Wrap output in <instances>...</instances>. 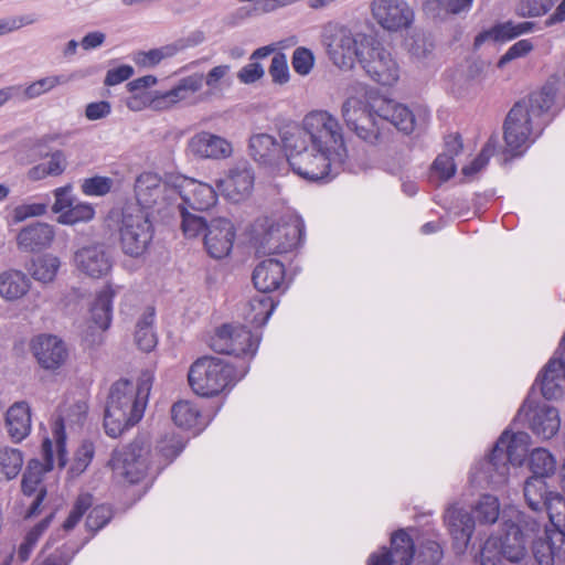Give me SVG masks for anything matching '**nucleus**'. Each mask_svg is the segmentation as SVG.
I'll use <instances>...</instances> for the list:
<instances>
[{
  "label": "nucleus",
  "mask_w": 565,
  "mask_h": 565,
  "mask_svg": "<svg viewBox=\"0 0 565 565\" xmlns=\"http://www.w3.org/2000/svg\"><path fill=\"white\" fill-rule=\"evenodd\" d=\"M284 145L292 171L311 182L333 179L348 158L342 127L327 110L306 115L302 128L285 136Z\"/></svg>",
  "instance_id": "obj_1"
},
{
  "label": "nucleus",
  "mask_w": 565,
  "mask_h": 565,
  "mask_svg": "<svg viewBox=\"0 0 565 565\" xmlns=\"http://www.w3.org/2000/svg\"><path fill=\"white\" fill-rule=\"evenodd\" d=\"M557 81H547L540 90L516 103L504 121L507 152L521 156L527 142L534 141L554 117L551 114L557 93Z\"/></svg>",
  "instance_id": "obj_2"
},
{
  "label": "nucleus",
  "mask_w": 565,
  "mask_h": 565,
  "mask_svg": "<svg viewBox=\"0 0 565 565\" xmlns=\"http://www.w3.org/2000/svg\"><path fill=\"white\" fill-rule=\"evenodd\" d=\"M152 380L151 372L145 371L136 384L122 379L111 385L104 416V427L108 436L118 437L142 418Z\"/></svg>",
  "instance_id": "obj_3"
},
{
  "label": "nucleus",
  "mask_w": 565,
  "mask_h": 565,
  "mask_svg": "<svg viewBox=\"0 0 565 565\" xmlns=\"http://www.w3.org/2000/svg\"><path fill=\"white\" fill-rule=\"evenodd\" d=\"M117 231L119 247L124 255L138 259L148 253L154 235L149 212L136 205H126Z\"/></svg>",
  "instance_id": "obj_4"
},
{
  "label": "nucleus",
  "mask_w": 565,
  "mask_h": 565,
  "mask_svg": "<svg viewBox=\"0 0 565 565\" xmlns=\"http://www.w3.org/2000/svg\"><path fill=\"white\" fill-rule=\"evenodd\" d=\"M502 523V533L498 540L501 556L511 563H520L527 555V537L536 533L541 524L531 515L516 509L509 510Z\"/></svg>",
  "instance_id": "obj_5"
},
{
  "label": "nucleus",
  "mask_w": 565,
  "mask_h": 565,
  "mask_svg": "<svg viewBox=\"0 0 565 565\" xmlns=\"http://www.w3.org/2000/svg\"><path fill=\"white\" fill-rule=\"evenodd\" d=\"M188 381L196 395L215 396L235 381L234 367L223 359L202 356L191 365Z\"/></svg>",
  "instance_id": "obj_6"
},
{
  "label": "nucleus",
  "mask_w": 565,
  "mask_h": 565,
  "mask_svg": "<svg viewBox=\"0 0 565 565\" xmlns=\"http://www.w3.org/2000/svg\"><path fill=\"white\" fill-rule=\"evenodd\" d=\"M372 36L354 32L343 24L329 25L323 33V44L332 63L342 70H351L360 53L364 52Z\"/></svg>",
  "instance_id": "obj_7"
},
{
  "label": "nucleus",
  "mask_w": 565,
  "mask_h": 565,
  "mask_svg": "<svg viewBox=\"0 0 565 565\" xmlns=\"http://www.w3.org/2000/svg\"><path fill=\"white\" fill-rule=\"evenodd\" d=\"M230 72L231 66L224 64L213 67L205 77L201 73H194L183 77L170 90L156 95L152 98V104L158 108H168L181 100H185L201 89L203 79L209 88L204 94V99H206L222 90V84Z\"/></svg>",
  "instance_id": "obj_8"
},
{
  "label": "nucleus",
  "mask_w": 565,
  "mask_h": 565,
  "mask_svg": "<svg viewBox=\"0 0 565 565\" xmlns=\"http://www.w3.org/2000/svg\"><path fill=\"white\" fill-rule=\"evenodd\" d=\"M135 204L145 212L163 214L174 201L173 177L162 181L152 172L141 173L135 183Z\"/></svg>",
  "instance_id": "obj_9"
},
{
  "label": "nucleus",
  "mask_w": 565,
  "mask_h": 565,
  "mask_svg": "<svg viewBox=\"0 0 565 565\" xmlns=\"http://www.w3.org/2000/svg\"><path fill=\"white\" fill-rule=\"evenodd\" d=\"M303 234L305 224L299 218L273 223L263 233L258 250L267 255L291 253L300 246Z\"/></svg>",
  "instance_id": "obj_10"
},
{
  "label": "nucleus",
  "mask_w": 565,
  "mask_h": 565,
  "mask_svg": "<svg viewBox=\"0 0 565 565\" xmlns=\"http://www.w3.org/2000/svg\"><path fill=\"white\" fill-rule=\"evenodd\" d=\"M365 73L383 86H392L399 79V66L391 51L380 41L371 38L364 52L360 53V62Z\"/></svg>",
  "instance_id": "obj_11"
},
{
  "label": "nucleus",
  "mask_w": 565,
  "mask_h": 565,
  "mask_svg": "<svg viewBox=\"0 0 565 565\" xmlns=\"http://www.w3.org/2000/svg\"><path fill=\"white\" fill-rule=\"evenodd\" d=\"M149 445L143 438H136L128 446L115 450L109 461L113 470L129 483L139 482L149 467Z\"/></svg>",
  "instance_id": "obj_12"
},
{
  "label": "nucleus",
  "mask_w": 565,
  "mask_h": 565,
  "mask_svg": "<svg viewBox=\"0 0 565 565\" xmlns=\"http://www.w3.org/2000/svg\"><path fill=\"white\" fill-rule=\"evenodd\" d=\"M259 338L239 324L226 323L217 328L211 339V348L221 354L245 355L253 358L257 351Z\"/></svg>",
  "instance_id": "obj_13"
},
{
  "label": "nucleus",
  "mask_w": 565,
  "mask_h": 565,
  "mask_svg": "<svg viewBox=\"0 0 565 565\" xmlns=\"http://www.w3.org/2000/svg\"><path fill=\"white\" fill-rule=\"evenodd\" d=\"M369 10L374 22L388 33L405 31L415 20L414 10L406 0H371Z\"/></svg>",
  "instance_id": "obj_14"
},
{
  "label": "nucleus",
  "mask_w": 565,
  "mask_h": 565,
  "mask_svg": "<svg viewBox=\"0 0 565 565\" xmlns=\"http://www.w3.org/2000/svg\"><path fill=\"white\" fill-rule=\"evenodd\" d=\"M515 420H525L531 431L543 440L554 437L561 427L557 408L531 398L523 402Z\"/></svg>",
  "instance_id": "obj_15"
},
{
  "label": "nucleus",
  "mask_w": 565,
  "mask_h": 565,
  "mask_svg": "<svg viewBox=\"0 0 565 565\" xmlns=\"http://www.w3.org/2000/svg\"><path fill=\"white\" fill-rule=\"evenodd\" d=\"M73 263L83 275L93 279H100L113 269V249L102 242L90 243L79 247L74 253Z\"/></svg>",
  "instance_id": "obj_16"
},
{
  "label": "nucleus",
  "mask_w": 565,
  "mask_h": 565,
  "mask_svg": "<svg viewBox=\"0 0 565 565\" xmlns=\"http://www.w3.org/2000/svg\"><path fill=\"white\" fill-rule=\"evenodd\" d=\"M174 198L182 200L178 205L186 209L203 212L210 210L217 202V194L213 186L194 179L175 175L173 177Z\"/></svg>",
  "instance_id": "obj_17"
},
{
  "label": "nucleus",
  "mask_w": 565,
  "mask_h": 565,
  "mask_svg": "<svg viewBox=\"0 0 565 565\" xmlns=\"http://www.w3.org/2000/svg\"><path fill=\"white\" fill-rule=\"evenodd\" d=\"M58 134H47L39 138L34 145L33 149L36 150V154L39 158L49 157L46 162H41L32 168H30L26 172V178L32 181H41L49 177H60L62 175L67 167L68 160L65 151L61 149H56L51 153L43 152L42 149L45 148L49 143L55 142L58 140Z\"/></svg>",
  "instance_id": "obj_18"
},
{
  "label": "nucleus",
  "mask_w": 565,
  "mask_h": 565,
  "mask_svg": "<svg viewBox=\"0 0 565 565\" xmlns=\"http://www.w3.org/2000/svg\"><path fill=\"white\" fill-rule=\"evenodd\" d=\"M507 458L500 455V447H493L488 458L478 462L471 473V483L478 487H499L507 482L510 466L504 461Z\"/></svg>",
  "instance_id": "obj_19"
},
{
  "label": "nucleus",
  "mask_w": 565,
  "mask_h": 565,
  "mask_svg": "<svg viewBox=\"0 0 565 565\" xmlns=\"http://www.w3.org/2000/svg\"><path fill=\"white\" fill-rule=\"evenodd\" d=\"M391 551L382 550L369 557L367 565H411L415 545L412 537L404 531H396L391 539Z\"/></svg>",
  "instance_id": "obj_20"
},
{
  "label": "nucleus",
  "mask_w": 565,
  "mask_h": 565,
  "mask_svg": "<svg viewBox=\"0 0 565 565\" xmlns=\"http://www.w3.org/2000/svg\"><path fill=\"white\" fill-rule=\"evenodd\" d=\"M235 238V227L232 222L224 217H217L209 223L207 232L204 235V245L209 255L220 259L227 256Z\"/></svg>",
  "instance_id": "obj_21"
},
{
  "label": "nucleus",
  "mask_w": 565,
  "mask_h": 565,
  "mask_svg": "<svg viewBox=\"0 0 565 565\" xmlns=\"http://www.w3.org/2000/svg\"><path fill=\"white\" fill-rule=\"evenodd\" d=\"M38 363L45 370H57L67 359L65 343L52 334L38 335L31 343Z\"/></svg>",
  "instance_id": "obj_22"
},
{
  "label": "nucleus",
  "mask_w": 565,
  "mask_h": 565,
  "mask_svg": "<svg viewBox=\"0 0 565 565\" xmlns=\"http://www.w3.org/2000/svg\"><path fill=\"white\" fill-rule=\"evenodd\" d=\"M533 555L540 565H554L555 561L565 562V531L553 526L545 536L533 542Z\"/></svg>",
  "instance_id": "obj_23"
},
{
  "label": "nucleus",
  "mask_w": 565,
  "mask_h": 565,
  "mask_svg": "<svg viewBox=\"0 0 565 565\" xmlns=\"http://www.w3.org/2000/svg\"><path fill=\"white\" fill-rule=\"evenodd\" d=\"M192 154L202 159H226L233 153L232 143L217 135L201 131L189 140Z\"/></svg>",
  "instance_id": "obj_24"
},
{
  "label": "nucleus",
  "mask_w": 565,
  "mask_h": 565,
  "mask_svg": "<svg viewBox=\"0 0 565 565\" xmlns=\"http://www.w3.org/2000/svg\"><path fill=\"white\" fill-rule=\"evenodd\" d=\"M203 39L204 36L202 32H195L189 38L179 39L172 43L152 49L148 52H138L136 53L134 61L140 66L152 67L159 64L162 60L173 57L179 52L200 44Z\"/></svg>",
  "instance_id": "obj_25"
},
{
  "label": "nucleus",
  "mask_w": 565,
  "mask_h": 565,
  "mask_svg": "<svg viewBox=\"0 0 565 565\" xmlns=\"http://www.w3.org/2000/svg\"><path fill=\"white\" fill-rule=\"evenodd\" d=\"M445 522L454 540V547L457 553H462L472 536L475 520L472 515L460 508L451 507L446 511Z\"/></svg>",
  "instance_id": "obj_26"
},
{
  "label": "nucleus",
  "mask_w": 565,
  "mask_h": 565,
  "mask_svg": "<svg viewBox=\"0 0 565 565\" xmlns=\"http://www.w3.org/2000/svg\"><path fill=\"white\" fill-rule=\"evenodd\" d=\"M230 200L239 202L246 199L254 186V172L247 163H239L228 171L227 177L218 182Z\"/></svg>",
  "instance_id": "obj_27"
},
{
  "label": "nucleus",
  "mask_w": 565,
  "mask_h": 565,
  "mask_svg": "<svg viewBox=\"0 0 565 565\" xmlns=\"http://www.w3.org/2000/svg\"><path fill=\"white\" fill-rule=\"evenodd\" d=\"M55 237L54 227L47 223L34 222L20 230L17 244L24 252H41L51 246Z\"/></svg>",
  "instance_id": "obj_28"
},
{
  "label": "nucleus",
  "mask_w": 565,
  "mask_h": 565,
  "mask_svg": "<svg viewBox=\"0 0 565 565\" xmlns=\"http://www.w3.org/2000/svg\"><path fill=\"white\" fill-rule=\"evenodd\" d=\"M6 428L10 439L18 444L24 440L31 433V408L28 402L13 403L6 413Z\"/></svg>",
  "instance_id": "obj_29"
},
{
  "label": "nucleus",
  "mask_w": 565,
  "mask_h": 565,
  "mask_svg": "<svg viewBox=\"0 0 565 565\" xmlns=\"http://www.w3.org/2000/svg\"><path fill=\"white\" fill-rule=\"evenodd\" d=\"M374 111L383 122L387 121L405 134H411L415 128L412 110L394 100L380 98Z\"/></svg>",
  "instance_id": "obj_30"
},
{
  "label": "nucleus",
  "mask_w": 565,
  "mask_h": 565,
  "mask_svg": "<svg viewBox=\"0 0 565 565\" xmlns=\"http://www.w3.org/2000/svg\"><path fill=\"white\" fill-rule=\"evenodd\" d=\"M524 498L531 510L541 512L545 510L547 512L550 521L552 520L551 503L552 499L556 497H563L558 492L547 491V484L544 478L530 477L524 482Z\"/></svg>",
  "instance_id": "obj_31"
},
{
  "label": "nucleus",
  "mask_w": 565,
  "mask_h": 565,
  "mask_svg": "<svg viewBox=\"0 0 565 565\" xmlns=\"http://www.w3.org/2000/svg\"><path fill=\"white\" fill-rule=\"evenodd\" d=\"M285 278V266L277 259L259 263L253 271V281L257 290L267 295L278 289Z\"/></svg>",
  "instance_id": "obj_32"
},
{
  "label": "nucleus",
  "mask_w": 565,
  "mask_h": 565,
  "mask_svg": "<svg viewBox=\"0 0 565 565\" xmlns=\"http://www.w3.org/2000/svg\"><path fill=\"white\" fill-rule=\"evenodd\" d=\"M530 435L525 431H518L512 435L509 431H504L494 447H500V455H503L507 459L504 460L509 466H519L523 462L530 443Z\"/></svg>",
  "instance_id": "obj_33"
},
{
  "label": "nucleus",
  "mask_w": 565,
  "mask_h": 565,
  "mask_svg": "<svg viewBox=\"0 0 565 565\" xmlns=\"http://www.w3.org/2000/svg\"><path fill=\"white\" fill-rule=\"evenodd\" d=\"M31 288V280L26 274L18 269H8L0 273V297L7 301L23 298Z\"/></svg>",
  "instance_id": "obj_34"
},
{
  "label": "nucleus",
  "mask_w": 565,
  "mask_h": 565,
  "mask_svg": "<svg viewBox=\"0 0 565 565\" xmlns=\"http://www.w3.org/2000/svg\"><path fill=\"white\" fill-rule=\"evenodd\" d=\"M533 22H520L514 23L508 21L504 23L497 24L489 30L480 32L476 38L473 45L476 49L480 47L486 41H507L512 40L519 35L529 33L533 30Z\"/></svg>",
  "instance_id": "obj_35"
},
{
  "label": "nucleus",
  "mask_w": 565,
  "mask_h": 565,
  "mask_svg": "<svg viewBox=\"0 0 565 565\" xmlns=\"http://www.w3.org/2000/svg\"><path fill=\"white\" fill-rule=\"evenodd\" d=\"M537 381L541 384L542 395L546 399L558 398L565 390V372L556 364V359H551L545 365Z\"/></svg>",
  "instance_id": "obj_36"
},
{
  "label": "nucleus",
  "mask_w": 565,
  "mask_h": 565,
  "mask_svg": "<svg viewBox=\"0 0 565 565\" xmlns=\"http://www.w3.org/2000/svg\"><path fill=\"white\" fill-rule=\"evenodd\" d=\"M249 153L260 164H273L280 153V145L268 134H257L249 139Z\"/></svg>",
  "instance_id": "obj_37"
},
{
  "label": "nucleus",
  "mask_w": 565,
  "mask_h": 565,
  "mask_svg": "<svg viewBox=\"0 0 565 565\" xmlns=\"http://www.w3.org/2000/svg\"><path fill=\"white\" fill-rule=\"evenodd\" d=\"M276 303L274 299L265 294L253 297L244 309V319L254 327L264 326L271 316Z\"/></svg>",
  "instance_id": "obj_38"
},
{
  "label": "nucleus",
  "mask_w": 565,
  "mask_h": 565,
  "mask_svg": "<svg viewBox=\"0 0 565 565\" xmlns=\"http://www.w3.org/2000/svg\"><path fill=\"white\" fill-rule=\"evenodd\" d=\"M114 296L115 290L110 286L104 287L90 308V319L100 330H106L110 326Z\"/></svg>",
  "instance_id": "obj_39"
},
{
  "label": "nucleus",
  "mask_w": 565,
  "mask_h": 565,
  "mask_svg": "<svg viewBox=\"0 0 565 565\" xmlns=\"http://www.w3.org/2000/svg\"><path fill=\"white\" fill-rule=\"evenodd\" d=\"M475 0H427L424 10L433 18L444 19L446 15L467 14Z\"/></svg>",
  "instance_id": "obj_40"
},
{
  "label": "nucleus",
  "mask_w": 565,
  "mask_h": 565,
  "mask_svg": "<svg viewBox=\"0 0 565 565\" xmlns=\"http://www.w3.org/2000/svg\"><path fill=\"white\" fill-rule=\"evenodd\" d=\"M382 124L383 120L377 117L375 111L371 110L366 116L362 117L356 125H353L350 130L361 140L375 146L382 138Z\"/></svg>",
  "instance_id": "obj_41"
},
{
  "label": "nucleus",
  "mask_w": 565,
  "mask_h": 565,
  "mask_svg": "<svg viewBox=\"0 0 565 565\" xmlns=\"http://www.w3.org/2000/svg\"><path fill=\"white\" fill-rule=\"evenodd\" d=\"M154 309L148 308L136 326L135 341L138 348L150 352L157 345V335L153 331Z\"/></svg>",
  "instance_id": "obj_42"
},
{
  "label": "nucleus",
  "mask_w": 565,
  "mask_h": 565,
  "mask_svg": "<svg viewBox=\"0 0 565 565\" xmlns=\"http://www.w3.org/2000/svg\"><path fill=\"white\" fill-rule=\"evenodd\" d=\"M379 105V99H375L372 104L363 100L360 97L351 96L348 97L341 107L342 118L350 129L353 125L364 116H366L371 110L374 111V107Z\"/></svg>",
  "instance_id": "obj_43"
},
{
  "label": "nucleus",
  "mask_w": 565,
  "mask_h": 565,
  "mask_svg": "<svg viewBox=\"0 0 565 565\" xmlns=\"http://www.w3.org/2000/svg\"><path fill=\"white\" fill-rule=\"evenodd\" d=\"M472 518L475 523L493 524L498 521L500 515V503L497 497L491 494H483L477 501L472 509Z\"/></svg>",
  "instance_id": "obj_44"
},
{
  "label": "nucleus",
  "mask_w": 565,
  "mask_h": 565,
  "mask_svg": "<svg viewBox=\"0 0 565 565\" xmlns=\"http://www.w3.org/2000/svg\"><path fill=\"white\" fill-rule=\"evenodd\" d=\"M171 415L174 424L184 429L196 427L201 416L199 408L189 401L174 403Z\"/></svg>",
  "instance_id": "obj_45"
},
{
  "label": "nucleus",
  "mask_w": 565,
  "mask_h": 565,
  "mask_svg": "<svg viewBox=\"0 0 565 565\" xmlns=\"http://www.w3.org/2000/svg\"><path fill=\"white\" fill-rule=\"evenodd\" d=\"M529 466L534 477L546 478L555 472L556 460L545 448H535L530 454Z\"/></svg>",
  "instance_id": "obj_46"
},
{
  "label": "nucleus",
  "mask_w": 565,
  "mask_h": 565,
  "mask_svg": "<svg viewBox=\"0 0 565 565\" xmlns=\"http://www.w3.org/2000/svg\"><path fill=\"white\" fill-rule=\"evenodd\" d=\"M70 81L71 76L64 74L49 75L28 85L23 90V95L25 99H34L50 93L60 85L67 84Z\"/></svg>",
  "instance_id": "obj_47"
},
{
  "label": "nucleus",
  "mask_w": 565,
  "mask_h": 565,
  "mask_svg": "<svg viewBox=\"0 0 565 565\" xmlns=\"http://www.w3.org/2000/svg\"><path fill=\"white\" fill-rule=\"evenodd\" d=\"M23 466V456L19 449L11 447L0 448V475L7 480L14 479Z\"/></svg>",
  "instance_id": "obj_48"
},
{
  "label": "nucleus",
  "mask_w": 565,
  "mask_h": 565,
  "mask_svg": "<svg viewBox=\"0 0 565 565\" xmlns=\"http://www.w3.org/2000/svg\"><path fill=\"white\" fill-rule=\"evenodd\" d=\"M61 266L60 259L51 254L43 255L33 262L31 275L35 280L51 282Z\"/></svg>",
  "instance_id": "obj_49"
},
{
  "label": "nucleus",
  "mask_w": 565,
  "mask_h": 565,
  "mask_svg": "<svg viewBox=\"0 0 565 565\" xmlns=\"http://www.w3.org/2000/svg\"><path fill=\"white\" fill-rule=\"evenodd\" d=\"M181 215V228L183 234L189 238L198 237L200 234L207 232L209 223L206 220L195 213H191L185 206H177Z\"/></svg>",
  "instance_id": "obj_50"
},
{
  "label": "nucleus",
  "mask_w": 565,
  "mask_h": 565,
  "mask_svg": "<svg viewBox=\"0 0 565 565\" xmlns=\"http://www.w3.org/2000/svg\"><path fill=\"white\" fill-rule=\"evenodd\" d=\"M95 216V207L87 202H75L72 207L57 216V223L62 225H75L78 223H87Z\"/></svg>",
  "instance_id": "obj_51"
},
{
  "label": "nucleus",
  "mask_w": 565,
  "mask_h": 565,
  "mask_svg": "<svg viewBox=\"0 0 565 565\" xmlns=\"http://www.w3.org/2000/svg\"><path fill=\"white\" fill-rule=\"evenodd\" d=\"M113 186L114 180L102 175L84 179L81 183V190L87 196H104L111 191Z\"/></svg>",
  "instance_id": "obj_52"
},
{
  "label": "nucleus",
  "mask_w": 565,
  "mask_h": 565,
  "mask_svg": "<svg viewBox=\"0 0 565 565\" xmlns=\"http://www.w3.org/2000/svg\"><path fill=\"white\" fill-rule=\"evenodd\" d=\"M94 498L90 493H81L74 502V505L63 523L66 531L73 530L81 521L86 511L92 508Z\"/></svg>",
  "instance_id": "obj_53"
},
{
  "label": "nucleus",
  "mask_w": 565,
  "mask_h": 565,
  "mask_svg": "<svg viewBox=\"0 0 565 565\" xmlns=\"http://www.w3.org/2000/svg\"><path fill=\"white\" fill-rule=\"evenodd\" d=\"M42 483L41 465L36 460L29 462L25 472L23 473L21 488L25 495L38 493Z\"/></svg>",
  "instance_id": "obj_54"
},
{
  "label": "nucleus",
  "mask_w": 565,
  "mask_h": 565,
  "mask_svg": "<svg viewBox=\"0 0 565 565\" xmlns=\"http://www.w3.org/2000/svg\"><path fill=\"white\" fill-rule=\"evenodd\" d=\"M498 143L497 137H491L482 148L479 156L471 162V164L466 166L462 168V173L465 175H473L477 172H479L481 169H483L488 162L489 159L494 154L495 148Z\"/></svg>",
  "instance_id": "obj_55"
},
{
  "label": "nucleus",
  "mask_w": 565,
  "mask_h": 565,
  "mask_svg": "<svg viewBox=\"0 0 565 565\" xmlns=\"http://www.w3.org/2000/svg\"><path fill=\"white\" fill-rule=\"evenodd\" d=\"M554 6L553 0H520L516 12L523 18L541 17Z\"/></svg>",
  "instance_id": "obj_56"
},
{
  "label": "nucleus",
  "mask_w": 565,
  "mask_h": 565,
  "mask_svg": "<svg viewBox=\"0 0 565 565\" xmlns=\"http://www.w3.org/2000/svg\"><path fill=\"white\" fill-rule=\"evenodd\" d=\"M94 445L90 441H84L75 452L71 472L75 476L83 473L89 466L94 457Z\"/></svg>",
  "instance_id": "obj_57"
},
{
  "label": "nucleus",
  "mask_w": 565,
  "mask_h": 565,
  "mask_svg": "<svg viewBox=\"0 0 565 565\" xmlns=\"http://www.w3.org/2000/svg\"><path fill=\"white\" fill-rule=\"evenodd\" d=\"M72 185L66 184L64 186L56 188L53 191L54 203L52 205V212L61 216L66 213L72 205L76 202V199L72 194Z\"/></svg>",
  "instance_id": "obj_58"
},
{
  "label": "nucleus",
  "mask_w": 565,
  "mask_h": 565,
  "mask_svg": "<svg viewBox=\"0 0 565 565\" xmlns=\"http://www.w3.org/2000/svg\"><path fill=\"white\" fill-rule=\"evenodd\" d=\"M456 163L452 156L448 153L439 154L431 166L433 175H437L439 182L448 181L456 173Z\"/></svg>",
  "instance_id": "obj_59"
},
{
  "label": "nucleus",
  "mask_w": 565,
  "mask_h": 565,
  "mask_svg": "<svg viewBox=\"0 0 565 565\" xmlns=\"http://www.w3.org/2000/svg\"><path fill=\"white\" fill-rule=\"evenodd\" d=\"M313 63L315 56L309 49L300 46L294 51L291 64L299 75H308L313 67Z\"/></svg>",
  "instance_id": "obj_60"
},
{
  "label": "nucleus",
  "mask_w": 565,
  "mask_h": 565,
  "mask_svg": "<svg viewBox=\"0 0 565 565\" xmlns=\"http://www.w3.org/2000/svg\"><path fill=\"white\" fill-rule=\"evenodd\" d=\"M111 519V510L108 505L99 504L94 507L86 519V526L94 533L104 527Z\"/></svg>",
  "instance_id": "obj_61"
},
{
  "label": "nucleus",
  "mask_w": 565,
  "mask_h": 565,
  "mask_svg": "<svg viewBox=\"0 0 565 565\" xmlns=\"http://www.w3.org/2000/svg\"><path fill=\"white\" fill-rule=\"evenodd\" d=\"M269 74L276 84H285L289 81V68L287 57L284 53H277L273 56L269 66Z\"/></svg>",
  "instance_id": "obj_62"
},
{
  "label": "nucleus",
  "mask_w": 565,
  "mask_h": 565,
  "mask_svg": "<svg viewBox=\"0 0 565 565\" xmlns=\"http://www.w3.org/2000/svg\"><path fill=\"white\" fill-rule=\"evenodd\" d=\"M503 557L501 556L500 548L498 547V540L495 537H489L479 555L480 564L481 565H499L501 559Z\"/></svg>",
  "instance_id": "obj_63"
},
{
  "label": "nucleus",
  "mask_w": 565,
  "mask_h": 565,
  "mask_svg": "<svg viewBox=\"0 0 565 565\" xmlns=\"http://www.w3.org/2000/svg\"><path fill=\"white\" fill-rule=\"evenodd\" d=\"M443 547L435 540H426L422 543V550L418 555L419 558H423V563L425 565H436L443 558Z\"/></svg>",
  "instance_id": "obj_64"
}]
</instances>
